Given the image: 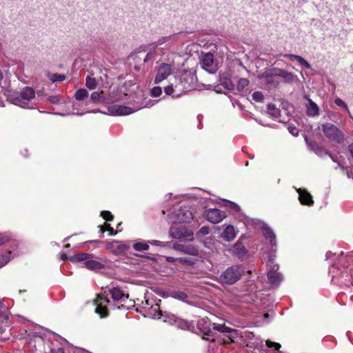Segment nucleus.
Returning <instances> with one entry per match:
<instances>
[{
	"label": "nucleus",
	"instance_id": "nucleus-15",
	"mask_svg": "<svg viewBox=\"0 0 353 353\" xmlns=\"http://www.w3.org/2000/svg\"><path fill=\"white\" fill-rule=\"evenodd\" d=\"M247 346L249 347H254V349L263 350L265 346L268 348H273L274 350H279L281 347V345L276 342H272L269 340L265 341V344L259 339H255L254 341H250L247 343Z\"/></svg>",
	"mask_w": 353,
	"mask_h": 353
},
{
	"label": "nucleus",
	"instance_id": "nucleus-38",
	"mask_svg": "<svg viewBox=\"0 0 353 353\" xmlns=\"http://www.w3.org/2000/svg\"><path fill=\"white\" fill-rule=\"evenodd\" d=\"M263 77L267 83H273V85L274 87H276L278 85V83L277 82L274 83L273 81V78L276 77V76H272V69L268 72H266L265 74H264Z\"/></svg>",
	"mask_w": 353,
	"mask_h": 353
},
{
	"label": "nucleus",
	"instance_id": "nucleus-7",
	"mask_svg": "<svg viewBox=\"0 0 353 353\" xmlns=\"http://www.w3.org/2000/svg\"><path fill=\"white\" fill-rule=\"evenodd\" d=\"M175 70V65L173 61L169 63L162 62L157 68V74L154 80L155 84H159L163 80L168 79Z\"/></svg>",
	"mask_w": 353,
	"mask_h": 353
},
{
	"label": "nucleus",
	"instance_id": "nucleus-30",
	"mask_svg": "<svg viewBox=\"0 0 353 353\" xmlns=\"http://www.w3.org/2000/svg\"><path fill=\"white\" fill-rule=\"evenodd\" d=\"M115 108V112L118 115H128L130 114L136 110L140 109V108L137 109H132L130 107L128 106H124V105H117ZM143 107H141L142 108Z\"/></svg>",
	"mask_w": 353,
	"mask_h": 353
},
{
	"label": "nucleus",
	"instance_id": "nucleus-59",
	"mask_svg": "<svg viewBox=\"0 0 353 353\" xmlns=\"http://www.w3.org/2000/svg\"><path fill=\"white\" fill-rule=\"evenodd\" d=\"M99 228H100V232L103 234L104 233V232L105 231L106 228H105L103 226H101V225L99 226Z\"/></svg>",
	"mask_w": 353,
	"mask_h": 353
},
{
	"label": "nucleus",
	"instance_id": "nucleus-32",
	"mask_svg": "<svg viewBox=\"0 0 353 353\" xmlns=\"http://www.w3.org/2000/svg\"><path fill=\"white\" fill-rule=\"evenodd\" d=\"M92 258V256L87 253H79L73 256H71L69 259L72 262L77 261H87L89 259Z\"/></svg>",
	"mask_w": 353,
	"mask_h": 353
},
{
	"label": "nucleus",
	"instance_id": "nucleus-1",
	"mask_svg": "<svg viewBox=\"0 0 353 353\" xmlns=\"http://www.w3.org/2000/svg\"><path fill=\"white\" fill-rule=\"evenodd\" d=\"M110 296L113 301L123 302L128 299V294L125 293L121 288L117 286H107L103 289V292L98 294L96 301L95 312L101 318L108 316V312L106 305L110 304L108 296Z\"/></svg>",
	"mask_w": 353,
	"mask_h": 353
},
{
	"label": "nucleus",
	"instance_id": "nucleus-26",
	"mask_svg": "<svg viewBox=\"0 0 353 353\" xmlns=\"http://www.w3.org/2000/svg\"><path fill=\"white\" fill-rule=\"evenodd\" d=\"M307 114L310 117H316L319 114V108L317 104L310 99H308V104L307 105Z\"/></svg>",
	"mask_w": 353,
	"mask_h": 353
},
{
	"label": "nucleus",
	"instance_id": "nucleus-61",
	"mask_svg": "<svg viewBox=\"0 0 353 353\" xmlns=\"http://www.w3.org/2000/svg\"><path fill=\"white\" fill-rule=\"evenodd\" d=\"M61 260H63V261H64V260H65V259H67V254H62L61 255Z\"/></svg>",
	"mask_w": 353,
	"mask_h": 353
},
{
	"label": "nucleus",
	"instance_id": "nucleus-33",
	"mask_svg": "<svg viewBox=\"0 0 353 353\" xmlns=\"http://www.w3.org/2000/svg\"><path fill=\"white\" fill-rule=\"evenodd\" d=\"M268 113L274 119H277L280 116V110L277 108L274 104L270 103L267 107Z\"/></svg>",
	"mask_w": 353,
	"mask_h": 353
},
{
	"label": "nucleus",
	"instance_id": "nucleus-28",
	"mask_svg": "<svg viewBox=\"0 0 353 353\" xmlns=\"http://www.w3.org/2000/svg\"><path fill=\"white\" fill-rule=\"evenodd\" d=\"M283 57H287L292 61L296 60L301 65L304 66L305 68H307V69L311 68V65L306 60H305L302 57H301L299 55H296V54H283Z\"/></svg>",
	"mask_w": 353,
	"mask_h": 353
},
{
	"label": "nucleus",
	"instance_id": "nucleus-12",
	"mask_svg": "<svg viewBox=\"0 0 353 353\" xmlns=\"http://www.w3.org/2000/svg\"><path fill=\"white\" fill-rule=\"evenodd\" d=\"M268 278L270 283L275 286H278L283 281L282 274L279 272V266L277 264H274L272 260H270L268 264Z\"/></svg>",
	"mask_w": 353,
	"mask_h": 353
},
{
	"label": "nucleus",
	"instance_id": "nucleus-5",
	"mask_svg": "<svg viewBox=\"0 0 353 353\" xmlns=\"http://www.w3.org/2000/svg\"><path fill=\"white\" fill-rule=\"evenodd\" d=\"M176 37V34L161 37L153 42L151 46L154 50H155V53L163 55L165 53V51H168L172 48L173 41L175 40Z\"/></svg>",
	"mask_w": 353,
	"mask_h": 353
},
{
	"label": "nucleus",
	"instance_id": "nucleus-60",
	"mask_svg": "<svg viewBox=\"0 0 353 353\" xmlns=\"http://www.w3.org/2000/svg\"><path fill=\"white\" fill-rule=\"evenodd\" d=\"M154 105V103H153L151 100H150V101H149V103H147L144 107H145V108H146V107H150V106H152V105Z\"/></svg>",
	"mask_w": 353,
	"mask_h": 353
},
{
	"label": "nucleus",
	"instance_id": "nucleus-10",
	"mask_svg": "<svg viewBox=\"0 0 353 353\" xmlns=\"http://www.w3.org/2000/svg\"><path fill=\"white\" fill-rule=\"evenodd\" d=\"M169 233L174 239L183 241H192L193 239V232L186 228L184 225H172L170 228Z\"/></svg>",
	"mask_w": 353,
	"mask_h": 353
},
{
	"label": "nucleus",
	"instance_id": "nucleus-23",
	"mask_svg": "<svg viewBox=\"0 0 353 353\" xmlns=\"http://www.w3.org/2000/svg\"><path fill=\"white\" fill-rule=\"evenodd\" d=\"M162 317L165 322H168L170 324L176 323V325L180 327H183L185 324L183 320L178 319L175 315L167 312H165L164 314H163Z\"/></svg>",
	"mask_w": 353,
	"mask_h": 353
},
{
	"label": "nucleus",
	"instance_id": "nucleus-11",
	"mask_svg": "<svg viewBox=\"0 0 353 353\" xmlns=\"http://www.w3.org/2000/svg\"><path fill=\"white\" fill-rule=\"evenodd\" d=\"M192 219V213L187 208H181L168 215L169 221L173 223H189Z\"/></svg>",
	"mask_w": 353,
	"mask_h": 353
},
{
	"label": "nucleus",
	"instance_id": "nucleus-9",
	"mask_svg": "<svg viewBox=\"0 0 353 353\" xmlns=\"http://www.w3.org/2000/svg\"><path fill=\"white\" fill-rule=\"evenodd\" d=\"M321 129L325 136L330 141L338 143H342L344 135L342 132L332 123L322 124Z\"/></svg>",
	"mask_w": 353,
	"mask_h": 353
},
{
	"label": "nucleus",
	"instance_id": "nucleus-21",
	"mask_svg": "<svg viewBox=\"0 0 353 353\" xmlns=\"http://www.w3.org/2000/svg\"><path fill=\"white\" fill-rule=\"evenodd\" d=\"M299 193V200L303 205H312L314 201L312 195L305 189L296 188Z\"/></svg>",
	"mask_w": 353,
	"mask_h": 353
},
{
	"label": "nucleus",
	"instance_id": "nucleus-48",
	"mask_svg": "<svg viewBox=\"0 0 353 353\" xmlns=\"http://www.w3.org/2000/svg\"><path fill=\"white\" fill-rule=\"evenodd\" d=\"M101 216L106 221H112L113 219V216L109 211H102L101 212Z\"/></svg>",
	"mask_w": 353,
	"mask_h": 353
},
{
	"label": "nucleus",
	"instance_id": "nucleus-6",
	"mask_svg": "<svg viewBox=\"0 0 353 353\" xmlns=\"http://www.w3.org/2000/svg\"><path fill=\"white\" fill-rule=\"evenodd\" d=\"M121 99L120 95H118L115 91H113L111 94L106 95L103 90L100 92L94 91L92 92L90 99L94 103H103L109 104L113 103L116 101H119Z\"/></svg>",
	"mask_w": 353,
	"mask_h": 353
},
{
	"label": "nucleus",
	"instance_id": "nucleus-55",
	"mask_svg": "<svg viewBox=\"0 0 353 353\" xmlns=\"http://www.w3.org/2000/svg\"><path fill=\"white\" fill-rule=\"evenodd\" d=\"M154 55V53L152 52H149L148 53H147V54L145 55V57L144 58V60H143L144 62H146L150 59H153Z\"/></svg>",
	"mask_w": 353,
	"mask_h": 353
},
{
	"label": "nucleus",
	"instance_id": "nucleus-64",
	"mask_svg": "<svg viewBox=\"0 0 353 353\" xmlns=\"http://www.w3.org/2000/svg\"><path fill=\"white\" fill-rule=\"evenodd\" d=\"M347 257L349 259L353 260V252L352 254H350V255H348Z\"/></svg>",
	"mask_w": 353,
	"mask_h": 353
},
{
	"label": "nucleus",
	"instance_id": "nucleus-50",
	"mask_svg": "<svg viewBox=\"0 0 353 353\" xmlns=\"http://www.w3.org/2000/svg\"><path fill=\"white\" fill-rule=\"evenodd\" d=\"M210 232V228L208 226H203L198 232V234H201L203 236L208 234Z\"/></svg>",
	"mask_w": 353,
	"mask_h": 353
},
{
	"label": "nucleus",
	"instance_id": "nucleus-42",
	"mask_svg": "<svg viewBox=\"0 0 353 353\" xmlns=\"http://www.w3.org/2000/svg\"><path fill=\"white\" fill-rule=\"evenodd\" d=\"M225 205L227 207L230 208V209L233 210L234 211H235V212L240 211V210H241L240 206L239 205H237L236 203L230 201H225Z\"/></svg>",
	"mask_w": 353,
	"mask_h": 353
},
{
	"label": "nucleus",
	"instance_id": "nucleus-51",
	"mask_svg": "<svg viewBox=\"0 0 353 353\" xmlns=\"http://www.w3.org/2000/svg\"><path fill=\"white\" fill-rule=\"evenodd\" d=\"M148 244H150L152 245H157V246H161V247L165 246V243L164 242L157 241V240L148 241Z\"/></svg>",
	"mask_w": 353,
	"mask_h": 353
},
{
	"label": "nucleus",
	"instance_id": "nucleus-58",
	"mask_svg": "<svg viewBox=\"0 0 353 353\" xmlns=\"http://www.w3.org/2000/svg\"><path fill=\"white\" fill-rule=\"evenodd\" d=\"M349 149H350V152H351V154H352V157L353 158V143L351 144L350 146H349Z\"/></svg>",
	"mask_w": 353,
	"mask_h": 353
},
{
	"label": "nucleus",
	"instance_id": "nucleus-52",
	"mask_svg": "<svg viewBox=\"0 0 353 353\" xmlns=\"http://www.w3.org/2000/svg\"><path fill=\"white\" fill-rule=\"evenodd\" d=\"M288 131L290 132V133L291 134H292L293 136H298L299 134V130L297 128H296L295 126H293V125H289L288 126Z\"/></svg>",
	"mask_w": 353,
	"mask_h": 353
},
{
	"label": "nucleus",
	"instance_id": "nucleus-22",
	"mask_svg": "<svg viewBox=\"0 0 353 353\" xmlns=\"http://www.w3.org/2000/svg\"><path fill=\"white\" fill-rule=\"evenodd\" d=\"M262 232L266 240L270 241L271 246H276V235L272 230L267 225L262 226Z\"/></svg>",
	"mask_w": 353,
	"mask_h": 353
},
{
	"label": "nucleus",
	"instance_id": "nucleus-39",
	"mask_svg": "<svg viewBox=\"0 0 353 353\" xmlns=\"http://www.w3.org/2000/svg\"><path fill=\"white\" fill-rule=\"evenodd\" d=\"M195 260L188 257H179L178 262L188 266H192L195 264Z\"/></svg>",
	"mask_w": 353,
	"mask_h": 353
},
{
	"label": "nucleus",
	"instance_id": "nucleus-31",
	"mask_svg": "<svg viewBox=\"0 0 353 353\" xmlns=\"http://www.w3.org/2000/svg\"><path fill=\"white\" fill-rule=\"evenodd\" d=\"M10 318V312L6 307H1L0 308V323H5L6 326L10 325L8 320Z\"/></svg>",
	"mask_w": 353,
	"mask_h": 353
},
{
	"label": "nucleus",
	"instance_id": "nucleus-53",
	"mask_svg": "<svg viewBox=\"0 0 353 353\" xmlns=\"http://www.w3.org/2000/svg\"><path fill=\"white\" fill-rule=\"evenodd\" d=\"M223 85H224L225 88L228 90H232L234 87L233 84L232 83L230 79H225Z\"/></svg>",
	"mask_w": 353,
	"mask_h": 353
},
{
	"label": "nucleus",
	"instance_id": "nucleus-41",
	"mask_svg": "<svg viewBox=\"0 0 353 353\" xmlns=\"http://www.w3.org/2000/svg\"><path fill=\"white\" fill-rule=\"evenodd\" d=\"M252 99L255 101L256 102H262L264 96L261 92L256 91L254 92L252 95Z\"/></svg>",
	"mask_w": 353,
	"mask_h": 353
},
{
	"label": "nucleus",
	"instance_id": "nucleus-19",
	"mask_svg": "<svg viewBox=\"0 0 353 353\" xmlns=\"http://www.w3.org/2000/svg\"><path fill=\"white\" fill-rule=\"evenodd\" d=\"M11 81L10 76L6 74L3 76V73L0 71V88L3 92V94L8 99V95L13 91L10 89Z\"/></svg>",
	"mask_w": 353,
	"mask_h": 353
},
{
	"label": "nucleus",
	"instance_id": "nucleus-45",
	"mask_svg": "<svg viewBox=\"0 0 353 353\" xmlns=\"http://www.w3.org/2000/svg\"><path fill=\"white\" fill-rule=\"evenodd\" d=\"M11 239L10 234L7 233L0 234V245L7 243Z\"/></svg>",
	"mask_w": 353,
	"mask_h": 353
},
{
	"label": "nucleus",
	"instance_id": "nucleus-24",
	"mask_svg": "<svg viewBox=\"0 0 353 353\" xmlns=\"http://www.w3.org/2000/svg\"><path fill=\"white\" fill-rule=\"evenodd\" d=\"M236 232L234 228L232 225H228L224 229L223 232L222 233V238L226 241H232L236 237Z\"/></svg>",
	"mask_w": 353,
	"mask_h": 353
},
{
	"label": "nucleus",
	"instance_id": "nucleus-63",
	"mask_svg": "<svg viewBox=\"0 0 353 353\" xmlns=\"http://www.w3.org/2000/svg\"><path fill=\"white\" fill-rule=\"evenodd\" d=\"M0 107H5V103L2 99H0Z\"/></svg>",
	"mask_w": 353,
	"mask_h": 353
},
{
	"label": "nucleus",
	"instance_id": "nucleus-37",
	"mask_svg": "<svg viewBox=\"0 0 353 353\" xmlns=\"http://www.w3.org/2000/svg\"><path fill=\"white\" fill-rule=\"evenodd\" d=\"M47 77L53 83L61 82L65 79V76L61 74L48 73Z\"/></svg>",
	"mask_w": 353,
	"mask_h": 353
},
{
	"label": "nucleus",
	"instance_id": "nucleus-43",
	"mask_svg": "<svg viewBox=\"0 0 353 353\" xmlns=\"http://www.w3.org/2000/svg\"><path fill=\"white\" fill-rule=\"evenodd\" d=\"M11 252L8 253V255H10ZM10 260V256L8 255H2L0 256V268L6 265Z\"/></svg>",
	"mask_w": 353,
	"mask_h": 353
},
{
	"label": "nucleus",
	"instance_id": "nucleus-40",
	"mask_svg": "<svg viewBox=\"0 0 353 353\" xmlns=\"http://www.w3.org/2000/svg\"><path fill=\"white\" fill-rule=\"evenodd\" d=\"M248 85H249V80L245 78H241L238 81L237 88L239 90H243Z\"/></svg>",
	"mask_w": 353,
	"mask_h": 353
},
{
	"label": "nucleus",
	"instance_id": "nucleus-20",
	"mask_svg": "<svg viewBox=\"0 0 353 353\" xmlns=\"http://www.w3.org/2000/svg\"><path fill=\"white\" fill-rule=\"evenodd\" d=\"M173 247L176 250L192 256H196L199 254L198 249L191 244L174 243Z\"/></svg>",
	"mask_w": 353,
	"mask_h": 353
},
{
	"label": "nucleus",
	"instance_id": "nucleus-8",
	"mask_svg": "<svg viewBox=\"0 0 353 353\" xmlns=\"http://www.w3.org/2000/svg\"><path fill=\"white\" fill-rule=\"evenodd\" d=\"M243 274V270L239 265H234L228 268L220 276V281L223 283L233 284L239 281Z\"/></svg>",
	"mask_w": 353,
	"mask_h": 353
},
{
	"label": "nucleus",
	"instance_id": "nucleus-36",
	"mask_svg": "<svg viewBox=\"0 0 353 353\" xmlns=\"http://www.w3.org/2000/svg\"><path fill=\"white\" fill-rule=\"evenodd\" d=\"M149 244L148 242H135L133 243V248L136 251L143 252L149 250Z\"/></svg>",
	"mask_w": 353,
	"mask_h": 353
},
{
	"label": "nucleus",
	"instance_id": "nucleus-54",
	"mask_svg": "<svg viewBox=\"0 0 353 353\" xmlns=\"http://www.w3.org/2000/svg\"><path fill=\"white\" fill-rule=\"evenodd\" d=\"M105 226L106 228V230L109 232L110 236H114L117 234V232L114 231L110 224L106 223Z\"/></svg>",
	"mask_w": 353,
	"mask_h": 353
},
{
	"label": "nucleus",
	"instance_id": "nucleus-2",
	"mask_svg": "<svg viewBox=\"0 0 353 353\" xmlns=\"http://www.w3.org/2000/svg\"><path fill=\"white\" fill-rule=\"evenodd\" d=\"M194 77L190 74H183L175 77L174 81L165 87L164 91L168 95L179 97L183 93L188 92L193 87Z\"/></svg>",
	"mask_w": 353,
	"mask_h": 353
},
{
	"label": "nucleus",
	"instance_id": "nucleus-47",
	"mask_svg": "<svg viewBox=\"0 0 353 353\" xmlns=\"http://www.w3.org/2000/svg\"><path fill=\"white\" fill-rule=\"evenodd\" d=\"M334 103L336 105L343 108L348 112H350L347 104L341 99H340V98L335 99Z\"/></svg>",
	"mask_w": 353,
	"mask_h": 353
},
{
	"label": "nucleus",
	"instance_id": "nucleus-16",
	"mask_svg": "<svg viewBox=\"0 0 353 353\" xmlns=\"http://www.w3.org/2000/svg\"><path fill=\"white\" fill-rule=\"evenodd\" d=\"M108 248L116 254H125L130 248V243L113 241L109 243Z\"/></svg>",
	"mask_w": 353,
	"mask_h": 353
},
{
	"label": "nucleus",
	"instance_id": "nucleus-56",
	"mask_svg": "<svg viewBox=\"0 0 353 353\" xmlns=\"http://www.w3.org/2000/svg\"><path fill=\"white\" fill-rule=\"evenodd\" d=\"M179 258H174L172 256L167 257V261L169 262H178Z\"/></svg>",
	"mask_w": 353,
	"mask_h": 353
},
{
	"label": "nucleus",
	"instance_id": "nucleus-44",
	"mask_svg": "<svg viewBox=\"0 0 353 353\" xmlns=\"http://www.w3.org/2000/svg\"><path fill=\"white\" fill-rule=\"evenodd\" d=\"M174 297L179 300L184 301L188 298V295L184 292L179 291V292H175L174 293Z\"/></svg>",
	"mask_w": 353,
	"mask_h": 353
},
{
	"label": "nucleus",
	"instance_id": "nucleus-46",
	"mask_svg": "<svg viewBox=\"0 0 353 353\" xmlns=\"http://www.w3.org/2000/svg\"><path fill=\"white\" fill-rule=\"evenodd\" d=\"M162 93V89L159 86H155L151 90V95L155 97H159Z\"/></svg>",
	"mask_w": 353,
	"mask_h": 353
},
{
	"label": "nucleus",
	"instance_id": "nucleus-27",
	"mask_svg": "<svg viewBox=\"0 0 353 353\" xmlns=\"http://www.w3.org/2000/svg\"><path fill=\"white\" fill-rule=\"evenodd\" d=\"M99 81H102V77H101L99 79H96L93 77V74H89L85 78V86L89 90H94L97 88L98 83Z\"/></svg>",
	"mask_w": 353,
	"mask_h": 353
},
{
	"label": "nucleus",
	"instance_id": "nucleus-3",
	"mask_svg": "<svg viewBox=\"0 0 353 353\" xmlns=\"http://www.w3.org/2000/svg\"><path fill=\"white\" fill-rule=\"evenodd\" d=\"M35 97L34 90L28 86L23 88L20 92L13 91L7 99L11 103L23 108H32V100Z\"/></svg>",
	"mask_w": 353,
	"mask_h": 353
},
{
	"label": "nucleus",
	"instance_id": "nucleus-34",
	"mask_svg": "<svg viewBox=\"0 0 353 353\" xmlns=\"http://www.w3.org/2000/svg\"><path fill=\"white\" fill-rule=\"evenodd\" d=\"M212 328L215 330H217L221 333H232L235 332L236 330L234 329H232L230 327H226L224 325L221 324H212Z\"/></svg>",
	"mask_w": 353,
	"mask_h": 353
},
{
	"label": "nucleus",
	"instance_id": "nucleus-57",
	"mask_svg": "<svg viewBox=\"0 0 353 353\" xmlns=\"http://www.w3.org/2000/svg\"><path fill=\"white\" fill-rule=\"evenodd\" d=\"M50 353H63V350L62 348H58L56 352H54V350H52Z\"/></svg>",
	"mask_w": 353,
	"mask_h": 353
},
{
	"label": "nucleus",
	"instance_id": "nucleus-17",
	"mask_svg": "<svg viewBox=\"0 0 353 353\" xmlns=\"http://www.w3.org/2000/svg\"><path fill=\"white\" fill-rule=\"evenodd\" d=\"M272 76L281 77L283 79L286 83H288L294 82L296 79V77L292 72L283 69L276 68L272 69Z\"/></svg>",
	"mask_w": 353,
	"mask_h": 353
},
{
	"label": "nucleus",
	"instance_id": "nucleus-35",
	"mask_svg": "<svg viewBox=\"0 0 353 353\" xmlns=\"http://www.w3.org/2000/svg\"><path fill=\"white\" fill-rule=\"evenodd\" d=\"M89 95V93L87 90L85 88H79L78 89L75 94H74V98L77 101H83L85 99L88 98Z\"/></svg>",
	"mask_w": 353,
	"mask_h": 353
},
{
	"label": "nucleus",
	"instance_id": "nucleus-4",
	"mask_svg": "<svg viewBox=\"0 0 353 353\" xmlns=\"http://www.w3.org/2000/svg\"><path fill=\"white\" fill-rule=\"evenodd\" d=\"M343 254V252H341L340 254L338 255L336 253H333L330 251L326 253V260L330 261V263H332V267L329 270V274L332 276V281H333L334 278L337 277L339 274H341L343 277L348 276L350 274V278L346 280L353 285V270L350 269L341 272L339 268L336 266L338 263H341L342 262Z\"/></svg>",
	"mask_w": 353,
	"mask_h": 353
},
{
	"label": "nucleus",
	"instance_id": "nucleus-29",
	"mask_svg": "<svg viewBox=\"0 0 353 353\" xmlns=\"http://www.w3.org/2000/svg\"><path fill=\"white\" fill-rule=\"evenodd\" d=\"M305 141L310 148L317 155L322 157L325 154H327V152H326L322 147H320L315 141H308L307 138H305Z\"/></svg>",
	"mask_w": 353,
	"mask_h": 353
},
{
	"label": "nucleus",
	"instance_id": "nucleus-18",
	"mask_svg": "<svg viewBox=\"0 0 353 353\" xmlns=\"http://www.w3.org/2000/svg\"><path fill=\"white\" fill-rule=\"evenodd\" d=\"M150 301L149 299L145 301L146 304L148 305V308L145 307V310H147L148 316L153 319L161 318L163 316V312L160 310L159 303H156L154 305H153L152 302L151 301V303H150Z\"/></svg>",
	"mask_w": 353,
	"mask_h": 353
},
{
	"label": "nucleus",
	"instance_id": "nucleus-13",
	"mask_svg": "<svg viewBox=\"0 0 353 353\" xmlns=\"http://www.w3.org/2000/svg\"><path fill=\"white\" fill-rule=\"evenodd\" d=\"M200 63L201 67L209 73L214 74L217 70V63L214 60V54L211 52L202 54Z\"/></svg>",
	"mask_w": 353,
	"mask_h": 353
},
{
	"label": "nucleus",
	"instance_id": "nucleus-62",
	"mask_svg": "<svg viewBox=\"0 0 353 353\" xmlns=\"http://www.w3.org/2000/svg\"><path fill=\"white\" fill-rule=\"evenodd\" d=\"M327 154H329V156L330 157V158L332 159L333 161H334V162L336 161V159H335V157H334V155H332V154H330L328 152H327Z\"/></svg>",
	"mask_w": 353,
	"mask_h": 353
},
{
	"label": "nucleus",
	"instance_id": "nucleus-14",
	"mask_svg": "<svg viewBox=\"0 0 353 353\" xmlns=\"http://www.w3.org/2000/svg\"><path fill=\"white\" fill-rule=\"evenodd\" d=\"M206 219L212 223H219L226 216V214L219 209H209L205 212Z\"/></svg>",
	"mask_w": 353,
	"mask_h": 353
},
{
	"label": "nucleus",
	"instance_id": "nucleus-25",
	"mask_svg": "<svg viewBox=\"0 0 353 353\" xmlns=\"http://www.w3.org/2000/svg\"><path fill=\"white\" fill-rule=\"evenodd\" d=\"M85 267L90 270H99L104 268V265L98 261L89 259L84 263Z\"/></svg>",
	"mask_w": 353,
	"mask_h": 353
},
{
	"label": "nucleus",
	"instance_id": "nucleus-49",
	"mask_svg": "<svg viewBox=\"0 0 353 353\" xmlns=\"http://www.w3.org/2000/svg\"><path fill=\"white\" fill-rule=\"evenodd\" d=\"M48 101L52 104H57L60 101V97L59 95H52L48 97Z\"/></svg>",
	"mask_w": 353,
	"mask_h": 353
}]
</instances>
